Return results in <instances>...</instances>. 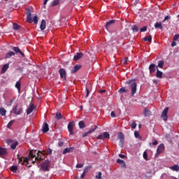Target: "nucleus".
Masks as SVG:
<instances>
[{
    "mask_svg": "<svg viewBox=\"0 0 179 179\" xmlns=\"http://www.w3.org/2000/svg\"><path fill=\"white\" fill-rule=\"evenodd\" d=\"M42 160H44V154L37 150H31L29 152V158H24L23 163L29 164V162H31L33 164L38 162L40 163Z\"/></svg>",
    "mask_w": 179,
    "mask_h": 179,
    "instance_id": "obj_1",
    "label": "nucleus"
},
{
    "mask_svg": "<svg viewBox=\"0 0 179 179\" xmlns=\"http://www.w3.org/2000/svg\"><path fill=\"white\" fill-rule=\"evenodd\" d=\"M31 10H33V7H27L26 8L27 21L28 23H33L34 22V24H37V23H38V17L35 15L32 20Z\"/></svg>",
    "mask_w": 179,
    "mask_h": 179,
    "instance_id": "obj_2",
    "label": "nucleus"
},
{
    "mask_svg": "<svg viewBox=\"0 0 179 179\" xmlns=\"http://www.w3.org/2000/svg\"><path fill=\"white\" fill-rule=\"evenodd\" d=\"M127 84L129 85V87L131 90V96H134L135 93H136V87L138 86L135 80H129L127 81Z\"/></svg>",
    "mask_w": 179,
    "mask_h": 179,
    "instance_id": "obj_3",
    "label": "nucleus"
},
{
    "mask_svg": "<svg viewBox=\"0 0 179 179\" xmlns=\"http://www.w3.org/2000/svg\"><path fill=\"white\" fill-rule=\"evenodd\" d=\"M74 127H75V122L73 121L69 122L67 128L70 135H74V133H73Z\"/></svg>",
    "mask_w": 179,
    "mask_h": 179,
    "instance_id": "obj_4",
    "label": "nucleus"
},
{
    "mask_svg": "<svg viewBox=\"0 0 179 179\" xmlns=\"http://www.w3.org/2000/svg\"><path fill=\"white\" fill-rule=\"evenodd\" d=\"M13 111L15 115H20L23 113V108L20 107L17 109V105L13 108Z\"/></svg>",
    "mask_w": 179,
    "mask_h": 179,
    "instance_id": "obj_5",
    "label": "nucleus"
},
{
    "mask_svg": "<svg viewBox=\"0 0 179 179\" xmlns=\"http://www.w3.org/2000/svg\"><path fill=\"white\" fill-rule=\"evenodd\" d=\"M50 162L48 161H45L42 164H41V169L43 170L44 171H50Z\"/></svg>",
    "mask_w": 179,
    "mask_h": 179,
    "instance_id": "obj_6",
    "label": "nucleus"
},
{
    "mask_svg": "<svg viewBox=\"0 0 179 179\" xmlns=\"http://www.w3.org/2000/svg\"><path fill=\"white\" fill-rule=\"evenodd\" d=\"M164 144L161 143L157 148V153H156V156H159V155H160V153H163V152H164Z\"/></svg>",
    "mask_w": 179,
    "mask_h": 179,
    "instance_id": "obj_7",
    "label": "nucleus"
},
{
    "mask_svg": "<svg viewBox=\"0 0 179 179\" xmlns=\"http://www.w3.org/2000/svg\"><path fill=\"white\" fill-rule=\"evenodd\" d=\"M8 155V149L0 147V157H5Z\"/></svg>",
    "mask_w": 179,
    "mask_h": 179,
    "instance_id": "obj_8",
    "label": "nucleus"
},
{
    "mask_svg": "<svg viewBox=\"0 0 179 179\" xmlns=\"http://www.w3.org/2000/svg\"><path fill=\"white\" fill-rule=\"evenodd\" d=\"M167 113H169V107H166L162 113V118H163V120L164 121H167V119L169 118V117L167 116Z\"/></svg>",
    "mask_w": 179,
    "mask_h": 179,
    "instance_id": "obj_9",
    "label": "nucleus"
},
{
    "mask_svg": "<svg viewBox=\"0 0 179 179\" xmlns=\"http://www.w3.org/2000/svg\"><path fill=\"white\" fill-rule=\"evenodd\" d=\"M12 50L13 51H14V52H15V54H20L22 57H24V53H23L22 50H20V48H19V47H13Z\"/></svg>",
    "mask_w": 179,
    "mask_h": 179,
    "instance_id": "obj_10",
    "label": "nucleus"
},
{
    "mask_svg": "<svg viewBox=\"0 0 179 179\" xmlns=\"http://www.w3.org/2000/svg\"><path fill=\"white\" fill-rule=\"evenodd\" d=\"M59 73L60 75V77L62 79H66V71H65L64 69H60L59 70Z\"/></svg>",
    "mask_w": 179,
    "mask_h": 179,
    "instance_id": "obj_11",
    "label": "nucleus"
},
{
    "mask_svg": "<svg viewBox=\"0 0 179 179\" xmlns=\"http://www.w3.org/2000/svg\"><path fill=\"white\" fill-rule=\"evenodd\" d=\"M50 131V127H48V124L47 122L43 123L42 127V131L43 134H47Z\"/></svg>",
    "mask_w": 179,
    "mask_h": 179,
    "instance_id": "obj_12",
    "label": "nucleus"
},
{
    "mask_svg": "<svg viewBox=\"0 0 179 179\" xmlns=\"http://www.w3.org/2000/svg\"><path fill=\"white\" fill-rule=\"evenodd\" d=\"M114 23H115V20H111L109 22H106L105 25V29H106V30H108V29H110V27H111V26L114 24Z\"/></svg>",
    "mask_w": 179,
    "mask_h": 179,
    "instance_id": "obj_13",
    "label": "nucleus"
},
{
    "mask_svg": "<svg viewBox=\"0 0 179 179\" xmlns=\"http://www.w3.org/2000/svg\"><path fill=\"white\" fill-rule=\"evenodd\" d=\"M83 57V53L82 52H78L76 55L73 57V61H79L80 58Z\"/></svg>",
    "mask_w": 179,
    "mask_h": 179,
    "instance_id": "obj_14",
    "label": "nucleus"
},
{
    "mask_svg": "<svg viewBox=\"0 0 179 179\" xmlns=\"http://www.w3.org/2000/svg\"><path fill=\"white\" fill-rule=\"evenodd\" d=\"M149 71H150V73H153V72H155L156 71V64H151L149 66Z\"/></svg>",
    "mask_w": 179,
    "mask_h": 179,
    "instance_id": "obj_15",
    "label": "nucleus"
},
{
    "mask_svg": "<svg viewBox=\"0 0 179 179\" xmlns=\"http://www.w3.org/2000/svg\"><path fill=\"white\" fill-rule=\"evenodd\" d=\"M35 108L34 105L31 104L27 110V115L31 114V112L34 111Z\"/></svg>",
    "mask_w": 179,
    "mask_h": 179,
    "instance_id": "obj_16",
    "label": "nucleus"
},
{
    "mask_svg": "<svg viewBox=\"0 0 179 179\" xmlns=\"http://www.w3.org/2000/svg\"><path fill=\"white\" fill-rule=\"evenodd\" d=\"M73 147L66 148L64 150L63 154L66 155V153H71V152H73Z\"/></svg>",
    "mask_w": 179,
    "mask_h": 179,
    "instance_id": "obj_17",
    "label": "nucleus"
},
{
    "mask_svg": "<svg viewBox=\"0 0 179 179\" xmlns=\"http://www.w3.org/2000/svg\"><path fill=\"white\" fill-rule=\"evenodd\" d=\"M80 68H82V66H81L80 64H76V65L74 66L73 69L71 70V73H76V72H77L79 69H80Z\"/></svg>",
    "mask_w": 179,
    "mask_h": 179,
    "instance_id": "obj_18",
    "label": "nucleus"
},
{
    "mask_svg": "<svg viewBox=\"0 0 179 179\" xmlns=\"http://www.w3.org/2000/svg\"><path fill=\"white\" fill-rule=\"evenodd\" d=\"M46 24L47 23L45 22V20H42L40 25L41 30L42 31L45 30Z\"/></svg>",
    "mask_w": 179,
    "mask_h": 179,
    "instance_id": "obj_19",
    "label": "nucleus"
},
{
    "mask_svg": "<svg viewBox=\"0 0 179 179\" xmlns=\"http://www.w3.org/2000/svg\"><path fill=\"white\" fill-rule=\"evenodd\" d=\"M155 76L159 79H162V78H163V72L160 71L159 69L157 68V73Z\"/></svg>",
    "mask_w": 179,
    "mask_h": 179,
    "instance_id": "obj_20",
    "label": "nucleus"
},
{
    "mask_svg": "<svg viewBox=\"0 0 179 179\" xmlns=\"http://www.w3.org/2000/svg\"><path fill=\"white\" fill-rule=\"evenodd\" d=\"M8 69H9V64H4L1 69V73H5Z\"/></svg>",
    "mask_w": 179,
    "mask_h": 179,
    "instance_id": "obj_21",
    "label": "nucleus"
},
{
    "mask_svg": "<svg viewBox=\"0 0 179 179\" xmlns=\"http://www.w3.org/2000/svg\"><path fill=\"white\" fill-rule=\"evenodd\" d=\"M15 52L10 51L6 55V59L10 58V57L15 56Z\"/></svg>",
    "mask_w": 179,
    "mask_h": 179,
    "instance_id": "obj_22",
    "label": "nucleus"
},
{
    "mask_svg": "<svg viewBox=\"0 0 179 179\" xmlns=\"http://www.w3.org/2000/svg\"><path fill=\"white\" fill-rule=\"evenodd\" d=\"M59 2H61V0H54L51 3V6H57V5H59Z\"/></svg>",
    "mask_w": 179,
    "mask_h": 179,
    "instance_id": "obj_23",
    "label": "nucleus"
},
{
    "mask_svg": "<svg viewBox=\"0 0 179 179\" xmlns=\"http://www.w3.org/2000/svg\"><path fill=\"white\" fill-rule=\"evenodd\" d=\"M155 29H160V30H162L163 25H162V22H157L155 24Z\"/></svg>",
    "mask_w": 179,
    "mask_h": 179,
    "instance_id": "obj_24",
    "label": "nucleus"
},
{
    "mask_svg": "<svg viewBox=\"0 0 179 179\" xmlns=\"http://www.w3.org/2000/svg\"><path fill=\"white\" fill-rule=\"evenodd\" d=\"M131 30L133 33H138V31L139 30V27H138V26L136 25H133L131 27Z\"/></svg>",
    "mask_w": 179,
    "mask_h": 179,
    "instance_id": "obj_25",
    "label": "nucleus"
},
{
    "mask_svg": "<svg viewBox=\"0 0 179 179\" xmlns=\"http://www.w3.org/2000/svg\"><path fill=\"white\" fill-rule=\"evenodd\" d=\"M171 170H173V171H179V166L178 165H174L170 167Z\"/></svg>",
    "mask_w": 179,
    "mask_h": 179,
    "instance_id": "obj_26",
    "label": "nucleus"
},
{
    "mask_svg": "<svg viewBox=\"0 0 179 179\" xmlns=\"http://www.w3.org/2000/svg\"><path fill=\"white\" fill-rule=\"evenodd\" d=\"M79 128L81 129H83V128H86V125L85 124V122L83 121H80L78 123Z\"/></svg>",
    "mask_w": 179,
    "mask_h": 179,
    "instance_id": "obj_27",
    "label": "nucleus"
},
{
    "mask_svg": "<svg viewBox=\"0 0 179 179\" xmlns=\"http://www.w3.org/2000/svg\"><path fill=\"white\" fill-rule=\"evenodd\" d=\"M117 163H118L119 164H122V167H125L127 165L125 164V162H124V160L120 159H117Z\"/></svg>",
    "mask_w": 179,
    "mask_h": 179,
    "instance_id": "obj_28",
    "label": "nucleus"
},
{
    "mask_svg": "<svg viewBox=\"0 0 179 179\" xmlns=\"http://www.w3.org/2000/svg\"><path fill=\"white\" fill-rule=\"evenodd\" d=\"M18 145L19 143L17 141H15L11 144L10 148L11 149H13V150H15V149H16V146H17Z\"/></svg>",
    "mask_w": 179,
    "mask_h": 179,
    "instance_id": "obj_29",
    "label": "nucleus"
},
{
    "mask_svg": "<svg viewBox=\"0 0 179 179\" xmlns=\"http://www.w3.org/2000/svg\"><path fill=\"white\" fill-rule=\"evenodd\" d=\"M10 170L12 171V173H16V171H17V166L13 165L10 166Z\"/></svg>",
    "mask_w": 179,
    "mask_h": 179,
    "instance_id": "obj_30",
    "label": "nucleus"
},
{
    "mask_svg": "<svg viewBox=\"0 0 179 179\" xmlns=\"http://www.w3.org/2000/svg\"><path fill=\"white\" fill-rule=\"evenodd\" d=\"M151 113H150V110L149 109H145L144 110V115L145 117H150Z\"/></svg>",
    "mask_w": 179,
    "mask_h": 179,
    "instance_id": "obj_31",
    "label": "nucleus"
},
{
    "mask_svg": "<svg viewBox=\"0 0 179 179\" xmlns=\"http://www.w3.org/2000/svg\"><path fill=\"white\" fill-rule=\"evenodd\" d=\"M144 41H148L149 43H152V36H147L143 38Z\"/></svg>",
    "mask_w": 179,
    "mask_h": 179,
    "instance_id": "obj_32",
    "label": "nucleus"
},
{
    "mask_svg": "<svg viewBox=\"0 0 179 179\" xmlns=\"http://www.w3.org/2000/svg\"><path fill=\"white\" fill-rule=\"evenodd\" d=\"M0 114L1 115L5 116L6 115V110L3 108H0Z\"/></svg>",
    "mask_w": 179,
    "mask_h": 179,
    "instance_id": "obj_33",
    "label": "nucleus"
},
{
    "mask_svg": "<svg viewBox=\"0 0 179 179\" xmlns=\"http://www.w3.org/2000/svg\"><path fill=\"white\" fill-rule=\"evenodd\" d=\"M103 135L105 139H110V133L105 131L103 133Z\"/></svg>",
    "mask_w": 179,
    "mask_h": 179,
    "instance_id": "obj_34",
    "label": "nucleus"
},
{
    "mask_svg": "<svg viewBox=\"0 0 179 179\" xmlns=\"http://www.w3.org/2000/svg\"><path fill=\"white\" fill-rule=\"evenodd\" d=\"M128 92V90H127V89H125L124 87H121L119 90H118V93H127Z\"/></svg>",
    "mask_w": 179,
    "mask_h": 179,
    "instance_id": "obj_35",
    "label": "nucleus"
},
{
    "mask_svg": "<svg viewBox=\"0 0 179 179\" xmlns=\"http://www.w3.org/2000/svg\"><path fill=\"white\" fill-rule=\"evenodd\" d=\"M164 66V61L160 60L158 62V68H163Z\"/></svg>",
    "mask_w": 179,
    "mask_h": 179,
    "instance_id": "obj_36",
    "label": "nucleus"
},
{
    "mask_svg": "<svg viewBox=\"0 0 179 179\" xmlns=\"http://www.w3.org/2000/svg\"><path fill=\"white\" fill-rule=\"evenodd\" d=\"M124 134H122V132H120L117 135V139L120 140V139H124Z\"/></svg>",
    "mask_w": 179,
    "mask_h": 179,
    "instance_id": "obj_37",
    "label": "nucleus"
},
{
    "mask_svg": "<svg viewBox=\"0 0 179 179\" xmlns=\"http://www.w3.org/2000/svg\"><path fill=\"white\" fill-rule=\"evenodd\" d=\"M20 86H21L20 82L17 81L15 84V87L17 89L18 92H20Z\"/></svg>",
    "mask_w": 179,
    "mask_h": 179,
    "instance_id": "obj_38",
    "label": "nucleus"
},
{
    "mask_svg": "<svg viewBox=\"0 0 179 179\" xmlns=\"http://www.w3.org/2000/svg\"><path fill=\"white\" fill-rule=\"evenodd\" d=\"M90 169H92V166H88L85 167L83 170V173L86 174V173H87V171H89V170H90Z\"/></svg>",
    "mask_w": 179,
    "mask_h": 179,
    "instance_id": "obj_39",
    "label": "nucleus"
},
{
    "mask_svg": "<svg viewBox=\"0 0 179 179\" xmlns=\"http://www.w3.org/2000/svg\"><path fill=\"white\" fill-rule=\"evenodd\" d=\"M14 30H19L20 29V26L16 23L13 24Z\"/></svg>",
    "mask_w": 179,
    "mask_h": 179,
    "instance_id": "obj_40",
    "label": "nucleus"
},
{
    "mask_svg": "<svg viewBox=\"0 0 179 179\" xmlns=\"http://www.w3.org/2000/svg\"><path fill=\"white\" fill-rule=\"evenodd\" d=\"M56 118L57 120H62V115L61 113H56Z\"/></svg>",
    "mask_w": 179,
    "mask_h": 179,
    "instance_id": "obj_41",
    "label": "nucleus"
},
{
    "mask_svg": "<svg viewBox=\"0 0 179 179\" xmlns=\"http://www.w3.org/2000/svg\"><path fill=\"white\" fill-rule=\"evenodd\" d=\"M95 129H97V125H95L94 129H90L88 134H92V132H94Z\"/></svg>",
    "mask_w": 179,
    "mask_h": 179,
    "instance_id": "obj_42",
    "label": "nucleus"
},
{
    "mask_svg": "<svg viewBox=\"0 0 179 179\" xmlns=\"http://www.w3.org/2000/svg\"><path fill=\"white\" fill-rule=\"evenodd\" d=\"M13 122H15V120H10L8 124H7V128H10L12 125H13Z\"/></svg>",
    "mask_w": 179,
    "mask_h": 179,
    "instance_id": "obj_43",
    "label": "nucleus"
},
{
    "mask_svg": "<svg viewBox=\"0 0 179 179\" xmlns=\"http://www.w3.org/2000/svg\"><path fill=\"white\" fill-rule=\"evenodd\" d=\"M147 30H148V27H143L140 29V31L141 33H143V31H146Z\"/></svg>",
    "mask_w": 179,
    "mask_h": 179,
    "instance_id": "obj_44",
    "label": "nucleus"
},
{
    "mask_svg": "<svg viewBox=\"0 0 179 179\" xmlns=\"http://www.w3.org/2000/svg\"><path fill=\"white\" fill-rule=\"evenodd\" d=\"M119 141H120L121 148H124V138L120 139Z\"/></svg>",
    "mask_w": 179,
    "mask_h": 179,
    "instance_id": "obj_45",
    "label": "nucleus"
},
{
    "mask_svg": "<svg viewBox=\"0 0 179 179\" xmlns=\"http://www.w3.org/2000/svg\"><path fill=\"white\" fill-rule=\"evenodd\" d=\"M143 159H145V160H148V152H146V151H145L143 154Z\"/></svg>",
    "mask_w": 179,
    "mask_h": 179,
    "instance_id": "obj_46",
    "label": "nucleus"
},
{
    "mask_svg": "<svg viewBox=\"0 0 179 179\" xmlns=\"http://www.w3.org/2000/svg\"><path fill=\"white\" fill-rule=\"evenodd\" d=\"M131 128H132V129H135V128H136V122H133L131 124Z\"/></svg>",
    "mask_w": 179,
    "mask_h": 179,
    "instance_id": "obj_47",
    "label": "nucleus"
},
{
    "mask_svg": "<svg viewBox=\"0 0 179 179\" xmlns=\"http://www.w3.org/2000/svg\"><path fill=\"white\" fill-rule=\"evenodd\" d=\"M101 176H102L101 172H99V173H98V175H96V176H95V178H97V179H101Z\"/></svg>",
    "mask_w": 179,
    "mask_h": 179,
    "instance_id": "obj_48",
    "label": "nucleus"
},
{
    "mask_svg": "<svg viewBox=\"0 0 179 179\" xmlns=\"http://www.w3.org/2000/svg\"><path fill=\"white\" fill-rule=\"evenodd\" d=\"M179 38V34H177L173 36V41H177V40H178Z\"/></svg>",
    "mask_w": 179,
    "mask_h": 179,
    "instance_id": "obj_49",
    "label": "nucleus"
},
{
    "mask_svg": "<svg viewBox=\"0 0 179 179\" xmlns=\"http://www.w3.org/2000/svg\"><path fill=\"white\" fill-rule=\"evenodd\" d=\"M122 63H123L124 65H127V64H128V57L124 58V59L122 60Z\"/></svg>",
    "mask_w": 179,
    "mask_h": 179,
    "instance_id": "obj_50",
    "label": "nucleus"
},
{
    "mask_svg": "<svg viewBox=\"0 0 179 179\" xmlns=\"http://www.w3.org/2000/svg\"><path fill=\"white\" fill-rule=\"evenodd\" d=\"M83 167V164H77L76 169H82Z\"/></svg>",
    "mask_w": 179,
    "mask_h": 179,
    "instance_id": "obj_51",
    "label": "nucleus"
},
{
    "mask_svg": "<svg viewBox=\"0 0 179 179\" xmlns=\"http://www.w3.org/2000/svg\"><path fill=\"white\" fill-rule=\"evenodd\" d=\"M46 153H47V155H52V150L51 148H48Z\"/></svg>",
    "mask_w": 179,
    "mask_h": 179,
    "instance_id": "obj_52",
    "label": "nucleus"
},
{
    "mask_svg": "<svg viewBox=\"0 0 179 179\" xmlns=\"http://www.w3.org/2000/svg\"><path fill=\"white\" fill-rule=\"evenodd\" d=\"M169 19H171V17L170 15H166L164 19V22H166V20H169Z\"/></svg>",
    "mask_w": 179,
    "mask_h": 179,
    "instance_id": "obj_53",
    "label": "nucleus"
},
{
    "mask_svg": "<svg viewBox=\"0 0 179 179\" xmlns=\"http://www.w3.org/2000/svg\"><path fill=\"white\" fill-rule=\"evenodd\" d=\"M134 136L136 138H139V132L138 131H134Z\"/></svg>",
    "mask_w": 179,
    "mask_h": 179,
    "instance_id": "obj_54",
    "label": "nucleus"
},
{
    "mask_svg": "<svg viewBox=\"0 0 179 179\" xmlns=\"http://www.w3.org/2000/svg\"><path fill=\"white\" fill-rule=\"evenodd\" d=\"M103 138L104 136L103 134H100L96 137L97 139H103Z\"/></svg>",
    "mask_w": 179,
    "mask_h": 179,
    "instance_id": "obj_55",
    "label": "nucleus"
},
{
    "mask_svg": "<svg viewBox=\"0 0 179 179\" xmlns=\"http://www.w3.org/2000/svg\"><path fill=\"white\" fill-rule=\"evenodd\" d=\"M6 143H13V140L12 139H7L6 140Z\"/></svg>",
    "mask_w": 179,
    "mask_h": 179,
    "instance_id": "obj_56",
    "label": "nucleus"
},
{
    "mask_svg": "<svg viewBox=\"0 0 179 179\" xmlns=\"http://www.w3.org/2000/svg\"><path fill=\"white\" fill-rule=\"evenodd\" d=\"M90 92L89 91V89L86 88V97H89Z\"/></svg>",
    "mask_w": 179,
    "mask_h": 179,
    "instance_id": "obj_57",
    "label": "nucleus"
},
{
    "mask_svg": "<svg viewBox=\"0 0 179 179\" xmlns=\"http://www.w3.org/2000/svg\"><path fill=\"white\" fill-rule=\"evenodd\" d=\"M110 116L112 117V118H115V113L114 111H112L110 113Z\"/></svg>",
    "mask_w": 179,
    "mask_h": 179,
    "instance_id": "obj_58",
    "label": "nucleus"
},
{
    "mask_svg": "<svg viewBox=\"0 0 179 179\" xmlns=\"http://www.w3.org/2000/svg\"><path fill=\"white\" fill-rule=\"evenodd\" d=\"M89 131L86 132V133H83V138H86V136H87V135H89Z\"/></svg>",
    "mask_w": 179,
    "mask_h": 179,
    "instance_id": "obj_59",
    "label": "nucleus"
},
{
    "mask_svg": "<svg viewBox=\"0 0 179 179\" xmlns=\"http://www.w3.org/2000/svg\"><path fill=\"white\" fill-rule=\"evenodd\" d=\"M177 45V43H176V41H173L171 43V47H176Z\"/></svg>",
    "mask_w": 179,
    "mask_h": 179,
    "instance_id": "obj_60",
    "label": "nucleus"
},
{
    "mask_svg": "<svg viewBox=\"0 0 179 179\" xmlns=\"http://www.w3.org/2000/svg\"><path fill=\"white\" fill-rule=\"evenodd\" d=\"M158 143H159V142H158L157 140H155V141L152 143V145H153L154 146H156V145H158Z\"/></svg>",
    "mask_w": 179,
    "mask_h": 179,
    "instance_id": "obj_61",
    "label": "nucleus"
},
{
    "mask_svg": "<svg viewBox=\"0 0 179 179\" xmlns=\"http://www.w3.org/2000/svg\"><path fill=\"white\" fill-rule=\"evenodd\" d=\"M58 145H59V147L63 146L64 145V142L63 141H59Z\"/></svg>",
    "mask_w": 179,
    "mask_h": 179,
    "instance_id": "obj_62",
    "label": "nucleus"
},
{
    "mask_svg": "<svg viewBox=\"0 0 179 179\" xmlns=\"http://www.w3.org/2000/svg\"><path fill=\"white\" fill-rule=\"evenodd\" d=\"M119 157H120L121 159H125V155H124L122 154H120Z\"/></svg>",
    "mask_w": 179,
    "mask_h": 179,
    "instance_id": "obj_63",
    "label": "nucleus"
},
{
    "mask_svg": "<svg viewBox=\"0 0 179 179\" xmlns=\"http://www.w3.org/2000/svg\"><path fill=\"white\" fill-rule=\"evenodd\" d=\"M86 176V173H85L84 172H83L80 178H85V176Z\"/></svg>",
    "mask_w": 179,
    "mask_h": 179,
    "instance_id": "obj_64",
    "label": "nucleus"
}]
</instances>
